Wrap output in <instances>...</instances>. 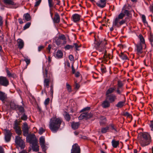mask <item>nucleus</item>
Returning a JSON list of instances; mask_svg holds the SVG:
<instances>
[{
	"mask_svg": "<svg viewBox=\"0 0 153 153\" xmlns=\"http://www.w3.org/2000/svg\"><path fill=\"white\" fill-rule=\"evenodd\" d=\"M62 123L64 125V123L63 122L61 119L59 118H52L50 120L49 128L53 132L55 133L59 130Z\"/></svg>",
	"mask_w": 153,
	"mask_h": 153,
	"instance_id": "nucleus-1",
	"label": "nucleus"
},
{
	"mask_svg": "<svg viewBox=\"0 0 153 153\" xmlns=\"http://www.w3.org/2000/svg\"><path fill=\"white\" fill-rule=\"evenodd\" d=\"M139 135H140V137H138L139 140L142 146H146L150 144L151 141V138L149 134L144 132L140 134Z\"/></svg>",
	"mask_w": 153,
	"mask_h": 153,
	"instance_id": "nucleus-2",
	"label": "nucleus"
},
{
	"mask_svg": "<svg viewBox=\"0 0 153 153\" xmlns=\"http://www.w3.org/2000/svg\"><path fill=\"white\" fill-rule=\"evenodd\" d=\"M124 16L125 15L123 13H120L113 21V25L119 27L124 24L126 22V20L122 19Z\"/></svg>",
	"mask_w": 153,
	"mask_h": 153,
	"instance_id": "nucleus-3",
	"label": "nucleus"
},
{
	"mask_svg": "<svg viewBox=\"0 0 153 153\" xmlns=\"http://www.w3.org/2000/svg\"><path fill=\"white\" fill-rule=\"evenodd\" d=\"M3 2L5 5L9 6V7H7L9 8L16 9L18 7L16 3L13 1V0H3Z\"/></svg>",
	"mask_w": 153,
	"mask_h": 153,
	"instance_id": "nucleus-4",
	"label": "nucleus"
},
{
	"mask_svg": "<svg viewBox=\"0 0 153 153\" xmlns=\"http://www.w3.org/2000/svg\"><path fill=\"white\" fill-rule=\"evenodd\" d=\"M15 142L16 145L22 149L24 148L25 145L24 141L20 136H18L16 137Z\"/></svg>",
	"mask_w": 153,
	"mask_h": 153,
	"instance_id": "nucleus-5",
	"label": "nucleus"
},
{
	"mask_svg": "<svg viewBox=\"0 0 153 153\" xmlns=\"http://www.w3.org/2000/svg\"><path fill=\"white\" fill-rule=\"evenodd\" d=\"M26 136H27V141L30 144H31L32 143L37 142L35 136L34 134H28V135Z\"/></svg>",
	"mask_w": 153,
	"mask_h": 153,
	"instance_id": "nucleus-6",
	"label": "nucleus"
},
{
	"mask_svg": "<svg viewBox=\"0 0 153 153\" xmlns=\"http://www.w3.org/2000/svg\"><path fill=\"white\" fill-rule=\"evenodd\" d=\"M105 95L106 96V99L110 103L114 102L117 99L116 96L114 94Z\"/></svg>",
	"mask_w": 153,
	"mask_h": 153,
	"instance_id": "nucleus-7",
	"label": "nucleus"
},
{
	"mask_svg": "<svg viewBox=\"0 0 153 153\" xmlns=\"http://www.w3.org/2000/svg\"><path fill=\"white\" fill-rule=\"evenodd\" d=\"M123 84L122 82L120 81H118L117 89L116 90V91L117 94H120L123 92Z\"/></svg>",
	"mask_w": 153,
	"mask_h": 153,
	"instance_id": "nucleus-8",
	"label": "nucleus"
},
{
	"mask_svg": "<svg viewBox=\"0 0 153 153\" xmlns=\"http://www.w3.org/2000/svg\"><path fill=\"white\" fill-rule=\"evenodd\" d=\"M71 153H80V148L77 143H75L72 146L71 151Z\"/></svg>",
	"mask_w": 153,
	"mask_h": 153,
	"instance_id": "nucleus-9",
	"label": "nucleus"
},
{
	"mask_svg": "<svg viewBox=\"0 0 153 153\" xmlns=\"http://www.w3.org/2000/svg\"><path fill=\"white\" fill-rule=\"evenodd\" d=\"M0 84L7 86L9 85V81L5 77L0 76Z\"/></svg>",
	"mask_w": 153,
	"mask_h": 153,
	"instance_id": "nucleus-10",
	"label": "nucleus"
},
{
	"mask_svg": "<svg viewBox=\"0 0 153 153\" xmlns=\"http://www.w3.org/2000/svg\"><path fill=\"white\" fill-rule=\"evenodd\" d=\"M92 116L91 114H89L88 112H85L82 114L79 117V119L81 120L85 118L88 119Z\"/></svg>",
	"mask_w": 153,
	"mask_h": 153,
	"instance_id": "nucleus-11",
	"label": "nucleus"
},
{
	"mask_svg": "<svg viewBox=\"0 0 153 153\" xmlns=\"http://www.w3.org/2000/svg\"><path fill=\"white\" fill-rule=\"evenodd\" d=\"M23 135L25 136H27L28 134L29 128L27 123H25L22 128Z\"/></svg>",
	"mask_w": 153,
	"mask_h": 153,
	"instance_id": "nucleus-12",
	"label": "nucleus"
},
{
	"mask_svg": "<svg viewBox=\"0 0 153 153\" xmlns=\"http://www.w3.org/2000/svg\"><path fill=\"white\" fill-rule=\"evenodd\" d=\"M4 131H5V140L7 142H8L10 140L11 133L10 131L8 130L5 129Z\"/></svg>",
	"mask_w": 153,
	"mask_h": 153,
	"instance_id": "nucleus-13",
	"label": "nucleus"
},
{
	"mask_svg": "<svg viewBox=\"0 0 153 153\" xmlns=\"http://www.w3.org/2000/svg\"><path fill=\"white\" fill-rule=\"evenodd\" d=\"M107 0H100V1L96 3L97 6L101 8L105 7L106 5Z\"/></svg>",
	"mask_w": 153,
	"mask_h": 153,
	"instance_id": "nucleus-14",
	"label": "nucleus"
},
{
	"mask_svg": "<svg viewBox=\"0 0 153 153\" xmlns=\"http://www.w3.org/2000/svg\"><path fill=\"white\" fill-rule=\"evenodd\" d=\"M136 51L137 53L138 54H141L143 53V48L142 44L138 43L136 45Z\"/></svg>",
	"mask_w": 153,
	"mask_h": 153,
	"instance_id": "nucleus-15",
	"label": "nucleus"
},
{
	"mask_svg": "<svg viewBox=\"0 0 153 153\" xmlns=\"http://www.w3.org/2000/svg\"><path fill=\"white\" fill-rule=\"evenodd\" d=\"M49 67H46L44 69H43V74L44 78H49L48 76L49 73Z\"/></svg>",
	"mask_w": 153,
	"mask_h": 153,
	"instance_id": "nucleus-16",
	"label": "nucleus"
},
{
	"mask_svg": "<svg viewBox=\"0 0 153 153\" xmlns=\"http://www.w3.org/2000/svg\"><path fill=\"white\" fill-rule=\"evenodd\" d=\"M7 98V95L4 92L0 91V100L4 103L5 100Z\"/></svg>",
	"mask_w": 153,
	"mask_h": 153,
	"instance_id": "nucleus-17",
	"label": "nucleus"
},
{
	"mask_svg": "<svg viewBox=\"0 0 153 153\" xmlns=\"http://www.w3.org/2000/svg\"><path fill=\"white\" fill-rule=\"evenodd\" d=\"M73 20L74 22L79 21L81 18V16L78 14H75L73 15Z\"/></svg>",
	"mask_w": 153,
	"mask_h": 153,
	"instance_id": "nucleus-18",
	"label": "nucleus"
},
{
	"mask_svg": "<svg viewBox=\"0 0 153 153\" xmlns=\"http://www.w3.org/2000/svg\"><path fill=\"white\" fill-rule=\"evenodd\" d=\"M53 19L54 23H59L60 21L59 16L57 13L55 14L54 16Z\"/></svg>",
	"mask_w": 153,
	"mask_h": 153,
	"instance_id": "nucleus-19",
	"label": "nucleus"
},
{
	"mask_svg": "<svg viewBox=\"0 0 153 153\" xmlns=\"http://www.w3.org/2000/svg\"><path fill=\"white\" fill-rule=\"evenodd\" d=\"M32 149L34 152H37L39 150V146L37 144V142L31 144Z\"/></svg>",
	"mask_w": 153,
	"mask_h": 153,
	"instance_id": "nucleus-20",
	"label": "nucleus"
},
{
	"mask_svg": "<svg viewBox=\"0 0 153 153\" xmlns=\"http://www.w3.org/2000/svg\"><path fill=\"white\" fill-rule=\"evenodd\" d=\"M116 89V88L115 87H111L110 88L106 91L105 95H110L112 94Z\"/></svg>",
	"mask_w": 153,
	"mask_h": 153,
	"instance_id": "nucleus-21",
	"label": "nucleus"
},
{
	"mask_svg": "<svg viewBox=\"0 0 153 153\" xmlns=\"http://www.w3.org/2000/svg\"><path fill=\"white\" fill-rule=\"evenodd\" d=\"M18 48L20 49L22 48L24 46V42L23 40L21 39H18Z\"/></svg>",
	"mask_w": 153,
	"mask_h": 153,
	"instance_id": "nucleus-22",
	"label": "nucleus"
},
{
	"mask_svg": "<svg viewBox=\"0 0 153 153\" xmlns=\"http://www.w3.org/2000/svg\"><path fill=\"white\" fill-rule=\"evenodd\" d=\"M44 85L45 87L48 88L49 87V83L50 81V78H44Z\"/></svg>",
	"mask_w": 153,
	"mask_h": 153,
	"instance_id": "nucleus-23",
	"label": "nucleus"
},
{
	"mask_svg": "<svg viewBox=\"0 0 153 153\" xmlns=\"http://www.w3.org/2000/svg\"><path fill=\"white\" fill-rule=\"evenodd\" d=\"M106 47L105 45H101L99 48H98L97 49L100 52H102V53H106Z\"/></svg>",
	"mask_w": 153,
	"mask_h": 153,
	"instance_id": "nucleus-24",
	"label": "nucleus"
},
{
	"mask_svg": "<svg viewBox=\"0 0 153 153\" xmlns=\"http://www.w3.org/2000/svg\"><path fill=\"white\" fill-rule=\"evenodd\" d=\"M79 123L78 122H73L71 123V127L72 128L75 130L77 129L79 126Z\"/></svg>",
	"mask_w": 153,
	"mask_h": 153,
	"instance_id": "nucleus-25",
	"label": "nucleus"
},
{
	"mask_svg": "<svg viewBox=\"0 0 153 153\" xmlns=\"http://www.w3.org/2000/svg\"><path fill=\"white\" fill-rule=\"evenodd\" d=\"M110 102L106 99V100H105L102 104V106L103 108H106L108 107L110 105Z\"/></svg>",
	"mask_w": 153,
	"mask_h": 153,
	"instance_id": "nucleus-26",
	"label": "nucleus"
},
{
	"mask_svg": "<svg viewBox=\"0 0 153 153\" xmlns=\"http://www.w3.org/2000/svg\"><path fill=\"white\" fill-rule=\"evenodd\" d=\"M111 144L114 148H116L119 146V141H116L114 140H113L111 141Z\"/></svg>",
	"mask_w": 153,
	"mask_h": 153,
	"instance_id": "nucleus-27",
	"label": "nucleus"
},
{
	"mask_svg": "<svg viewBox=\"0 0 153 153\" xmlns=\"http://www.w3.org/2000/svg\"><path fill=\"white\" fill-rule=\"evenodd\" d=\"M31 19V17L28 13H26L24 14L23 16V19L27 21H30Z\"/></svg>",
	"mask_w": 153,
	"mask_h": 153,
	"instance_id": "nucleus-28",
	"label": "nucleus"
},
{
	"mask_svg": "<svg viewBox=\"0 0 153 153\" xmlns=\"http://www.w3.org/2000/svg\"><path fill=\"white\" fill-rule=\"evenodd\" d=\"M119 56L121 59L123 60H127L128 59L127 55L123 53H121L119 55Z\"/></svg>",
	"mask_w": 153,
	"mask_h": 153,
	"instance_id": "nucleus-29",
	"label": "nucleus"
},
{
	"mask_svg": "<svg viewBox=\"0 0 153 153\" xmlns=\"http://www.w3.org/2000/svg\"><path fill=\"white\" fill-rule=\"evenodd\" d=\"M65 120L67 121H69L71 119L70 115L67 112L65 111L64 114Z\"/></svg>",
	"mask_w": 153,
	"mask_h": 153,
	"instance_id": "nucleus-30",
	"label": "nucleus"
},
{
	"mask_svg": "<svg viewBox=\"0 0 153 153\" xmlns=\"http://www.w3.org/2000/svg\"><path fill=\"white\" fill-rule=\"evenodd\" d=\"M148 39L152 47H153V35L151 33L148 36Z\"/></svg>",
	"mask_w": 153,
	"mask_h": 153,
	"instance_id": "nucleus-31",
	"label": "nucleus"
},
{
	"mask_svg": "<svg viewBox=\"0 0 153 153\" xmlns=\"http://www.w3.org/2000/svg\"><path fill=\"white\" fill-rule=\"evenodd\" d=\"M63 56L62 52L61 51H57L56 54V57L57 58H61Z\"/></svg>",
	"mask_w": 153,
	"mask_h": 153,
	"instance_id": "nucleus-32",
	"label": "nucleus"
},
{
	"mask_svg": "<svg viewBox=\"0 0 153 153\" xmlns=\"http://www.w3.org/2000/svg\"><path fill=\"white\" fill-rule=\"evenodd\" d=\"M125 104V101H120L116 105V106L118 108H120L123 106Z\"/></svg>",
	"mask_w": 153,
	"mask_h": 153,
	"instance_id": "nucleus-33",
	"label": "nucleus"
},
{
	"mask_svg": "<svg viewBox=\"0 0 153 153\" xmlns=\"http://www.w3.org/2000/svg\"><path fill=\"white\" fill-rule=\"evenodd\" d=\"M139 38L140 41V43H141V44H145V46H146V45L145 44V39L142 35L141 34L139 35Z\"/></svg>",
	"mask_w": 153,
	"mask_h": 153,
	"instance_id": "nucleus-34",
	"label": "nucleus"
},
{
	"mask_svg": "<svg viewBox=\"0 0 153 153\" xmlns=\"http://www.w3.org/2000/svg\"><path fill=\"white\" fill-rule=\"evenodd\" d=\"M7 76L9 77L14 78L16 77V75L14 74H11L8 70L7 71Z\"/></svg>",
	"mask_w": 153,
	"mask_h": 153,
	"instance_id": "nucleus-35",
	"label": "nucleus"
},
{
	"mask_svg": "<svg viewBox=\"0 0 153 153\" xmlns=\"http://www.w3.org/2000/svg\"><path fill=\"white\" fill-rule=\"evenodd\" d=\"M39 143L40 145L45 144V138L44 136H42L40 137L39 138Z\"/></svg>",
	"mask_w": 153,
	"mask_h": 153,
	"instance_id": "nucleus-36",
	"label": "nucleus"
},
{
	"mask_svg": "<svg viewBox=\"0 0 153 153\" xmlns=\"http://www.w3.org/2000/svg\"><path fill=\"white\" fill-rule=\"evenodd\" d=\"M18 105H16L14 102H11L10 104L11 108L13 109H16Z\"/></svg>",
	"mask_w": 153,
	"mask_h": 153,
	"instance_id": "nucleus-37",
	"label": "nucleus"
},
{
	"mask_svg": "<svg viewBox=\"0 0 153 153\" xmlns=\"http://www.w3.org/2000/svg\"><path fill=\"white\" fill-rule=\"evenodd\" d=\"M48 2L50 9H51L53 6L54 2L53 1V0H48Z\"/></svg>",
	"mask_w": 153,
	"mask_h": 153,
	"instance_id": "nucleus-38",
	"label": "nucleus"
},
{
	"mask_svg": "<svg viewBox=\"0 0 153 153\" xmlns=\"http://www.w3.org/2000/svg\"><path fill=\"white\" fill-rule=\"evenodd\" d=\"M109 129V127L106 126L105 128H101V132L102 133H105L108 131Z\"/></svg>",
	"mask_w": 153,
	"mask_h": 153,
	"instance_id": "nucleus-39",
	"label": "nucleus"
},
{
	"mask_svg": "<svg viewBox=\"0 0 153 153\" xmlns=\"http://www.w3.org/2000/svg\"><path fill=\"white\" fill-rule=\"evenodd\" d=\"M16 110H18L21 113H23L24 112V107L22 106L18 105Z\"/></svg>",
	"mask_w": 153,
	"mask_h": 153,
	"instance_id": "nucleus-40",
	"label": "nucleus"
},
{
	"mask_svg": "<svg viewBox=\"0 0 153 153\" xmlns=\"http://www.w3.org/2000/svg\"><path fill=\"white\" fill-rule=\"evenodd\" d=\"M14 129L16 133L18 134L19 135L21 134L22 132L20 127Z\"/></svg>",
	"mask_w": 153,
	"mask_h": 153,
	"instance_id": "nucleus-41",
	"label": "nucleus"
},
{
	"mask_svg": "<svg viewBox=\"0 0 153 153\" xmlns=\"http://www.w3.org/2000/svg\"><path fill=\"white\" fill-rule=\"evenodd\" d=\"M66 88L68 92H71L72 91L71 87V85L67 82L66 83Z\"/></svg>",
	"mask_w": 153,
	"mask_h": 153,
	"instance_id": "nucleus-42",
	"label": "nucleus"
},
{
	"mask_svg": "<svg viewBox=\"0 0 153 153\" xmlns=\"http://www.w3.org/2000/svg\"><path fill=\"white\" fill-rule=\"evenodd\" d=\"M20 126H19V124L17 120H16L14 122V129H15L19 127Z\"/></svg>",
	"mask_w": 153,
	"mask_h": 153,
	"instance_id": "nucleus-43",
	"label": "nucleus"
},
{
	"mask_svg": "<svg viewBox=\"0 0 153 153\" xmlns=\"http://www.w3.org/2000/svg\"><path fill=\"white\" fill-rule=\"evenodd\" d=\"M42 149V150L44 152H45L47 149V147L45 145V144H43L40 145Z\"/></svg>",
	"mask_w": 153,
	"mask_h": 153,
	"instance_id": "nucleus-44",
	"label": "nucleus"
},
{
	"mask_svg": "<svg viewBox=\"0 0 153 153\" xmlns=\"http://www.w3.org/2000/svg\"><path fill=\"white\" fill-rule=\"evenodd\" d=\"M31 25V23L30 22H27V23L23 27L24 29L25 30L28 28Z\"/></svg>",
	"mask_w": 153,
	"mask_h": 153,
	"instance_id": "nucleus-45",
	"label": "nucleus"
},
{
	"mask_svg": "<svg viewBox=\"0 0 153 153\" xmlns=\"http://www.w3.org/2000/svg\"><path fill=\"white\" fill-rule=\"evenodd\" d=\"M123 115L124 116H126L128 118H130L131 117V115L127 112L124 113Z\"/></svg>",
	"mask_w": 153,
	"mask_h": 153,
	"instance_id": "nucleus-46",
	"label": "nucleus"
},
{
	"mask_svg": "<svg viewBox=\"0 0 153 153\" xmlns=\"http://www.w3.org/2000/svg\"><path fill=\"white\" fill-rule=\"evenodd\" d=\"M73 47H74V46L72 45H66L65 47V48L66 49L69 50L70 49L72 48Z\"/></svg>",
	"mask_w": 153,
	"mask_h": 153,
	"instance_id": "nucleus-47",
	"label": "nucleus"
},
{
	"mask_svg": "<svg viewBox=\"0 0 153 153\" xmlns=\"http://www.w3.org/2000/svg\"><path fill=\"white\" fill-rule=\"evenodd\" d=\"M24 60L26 62L27 65L30 64V59H28V58L25 57Z\"/></svg>",
	"mask_w": 153,
	"mask_h": 153,
	"instance_id": "nucleus-48",
	"label": "nucleus"
},
{
	"mask_svg": "<svg viewBox=\"0 0 153 153\" xmlns=\"http://www.w3.org/2000/svg\"><path fill=\"white\" fill-rule=\"evenodd\" d=\"M45 130L43 129V128L41 127L39 129V134L41 135L43 133L45 132Z\"/></svg>",
	"mask_w": 153,
	"mask_h": 153,
	"instance_id": "nucleus-49",
	"label": "nucleus"
},
{
	"mask_svg": "<svg viewBox=\"0 0 153 153\" xmlns=\"http://www.w3.org/2000/svg\"><path fill=\"white\" fill-rule=\"evenodd\" d=\"M42 0H38L36 2L35 4L34 5V6L35 7H37L39 5L41 2L42 1Z\"/></svg>",
	"mask_w": 153,
	"mask_h": 153,
	"instance_id": "nucleus-50",
	"label": "nucleus"
},
{
	"mask_svg": "<svg viewBox=\"0 0 153 153\" xmlns=\"http://www.w3.org/2000/svg\"><path fill=\"white\" fill-rule=\"evenodd\" d=\"M142 21L144 23H147V22L146 20V16L145 15H143L142 16Z\"/></svg>",
	"mask_w": 153,
	"mask_h": 153,
	"instance_id": "nucleus-51",
	"label": "nucleus"
},
{
	"mask_svg": "<svg viewBox=\"0 0 153 153\" xmlns=\"http://www.w3.org/2000/svg\"><path fill=\"white\" fill-rule=\"evenodd\" d=\"M121 13H123L125 15H126L127 16H129V11L126 10H124Z\"/></svg>",
	"mask_w": 153,
	"mask_h": 153,
	"instance_id": "nucleus-52",
	"label": "nucleus"
},
{
	"mask_svg": "<svg viewBox=\"0 0 153 153\" xmlns=\"http://www.w3.org/2000/svg\"><path fill=\"white\" fill-rule=\"evenodd\" d=\"M50 101V99L49 98H47L46 99H45V101H44V103L45 105L46 106L47 105Z\"/></svg>",
	"mask_w": 153,
	"mask_h": 153,
	"instance_id": "nucleus-53",
	"label": "nucleus"
},
{
	"mask_svg": "<svg viewBox=\"0 0 153 153\" xmlns=\"http://www.w3.org/2000/svg\"><path fill=\"white\" fill-rule=\"evenodd\" d=\"M27 119V116L25 114H24L21 117V119L23 120H26Z\"/></svg>",
	"mask_w": 153,
	"mask_h": 153,
	"instance_id": "nucleus-54",
	"label": "nucleus"
},
{
	"mask_svg": "<svg viewBox=\"0 0 153 153\" xmlns=\"http://www.w3.org/2000/svg\"><path fill=\"white\" fill-rule=\"evenodd\" d=\"M56 42L57 45H59L62 42L61 39L58 38L56 41Z\"/></svg>",
	"mask_w": 153,
	"mask_h": 153,
	"instance_id": "nucleus-55",
	"label": "nucleus"
},
{
	"mask_svg": "<svg viewBox=\"0 0 153 153\" xmlns=\"http://www.w3.org/2000/svg\"><path fill=\"white\" fill-rule=\"evenodd\" d=\"M100 42H97L95 44V47L96 48V49L97 50L98 48H99L100 46Z\"/></svg>",
	"mask_w": 153,
	"mask_h": 153,
	"instance_id": "nucleus-56",
	"label": "nucleus"
},
{
	"mask_svg": "<svg viewBox=\"0 0 153 153\" xmlns=\"http://www.w3.org/2000/svg\"><path fill=\"white\" fill-rule=\"evenodd\" d=\"M59 39L62 40H65V37L64 35H61L59 36Z\"/></svg>",
	"mask_w": 153,
	"mask_h": 153,
	"instance_id": "nucleus-57",
	"label": "nucleus"
},
{
	"mask_svg": "<svg viewBox=\"0 0 153 153\" xmlns=\"http://www.w3.org/2000/svg\"><path fill=\"white\" fill-rule=\"evenodd\" d=\"M50 91L51 92V95L52 96L53 94V85H51L50 86Z\"/></svg>",
	"mask_w": 153,
	"mask_h": 153,
	"instance_id": "nucleus-58",
	"label": "nucleus"
},
{
	"mask_svg": "<svg viewBox=\"0 0 153 153\" xmlns=\"http://www.w3.org/2000/svg\"><path fill=\"white\" fill-rule=\"evenodd\" d=\"M73 46H74V47H75L76 50H79L78 48H79L80 47V46L78 45L76 43H74V45Z\"/></svg>",
	"mask_w": 153,
	"mask_h": 153,
	"instance_id": "nucleus-59",
	"label": "nucleus"
},
{
	"mask_svg": "<svg viewBox=\"0 0 153 153\" xmlns=\"http://www.w3.org/2000/svg\"><path fill=\"white\" fill-rule=\"evenodd\" d=\"M150 124H149L151 128V130L153 131V120L150 121Z\"/></svg>",
	"mask_w": 153,
	"mask_h": 153,
	"instance_id": "nucleus-60",
	"label": "nucleus"
},
{
	"mask_svg": "<svg viewBox=\"0 0 153 153\" xmlns=\"http://www.w3.org/2000/svg\"><path fill=\"white\" fill-rule=\"evenodd\" d=\"M106 119L105 118H104L103 119V120L101 121L100 122V125H103L105 124L106 123Z\"/></svg>",
	"mask_w": 153,
	"mask_h": 153,
	"instance_id": "nucleus-61",
	"label": "nucleus"
},
{
	"mask_svg": "<svg viewBox=\"0 0 153 153\" xmlns=\"http://www.w3.org/2000/svg\"><path fill=\"white\" fill-rule=\"evenodd\" d=\"M90 107H87L85 108H83V109H82L81 110V111L82 112V111H88V110H90Z\"/></svg>",
	"mask_w": 153,
	"mask_h": 153,
	"instance_id": "nucleus-62",
	"label": "nucleus"
},
{
	"mask_svg": "<svg viewBox=\"0 0 153 153\" xmlns=\"http://www.w3.org/2000/svg\"><path fill=\"white\" fill-rule=\"evenodd\" d=\"M110 126H111L112 130H114L116 132H117V131L116 129L113 125L111 124L110 125Z\"/></svg>",
	"mask_w": 153,
	"mask_h": 153,
	"instance_id": "nucleus-63",
	"label": "nucleus"
},
{
	"mask_svg": "<svg viewBox=\"0 0 153 153\" xmlns=\"http://www.w3.org/2000/svg\"><path fill=\"white\" fill-rule=\"evenodd\" d=\"M104 55L103 56V58L104 59H105L106 58L108 57L109 59L110 58L111 55L109 54L108 56H107L106 55V53H104Z\"/></svg>",
	"mask_w": 153,
	"mask_h": 153,
	"instance_id": "nucleus-64",
	"label": "nucleus"
}]
</instances>
